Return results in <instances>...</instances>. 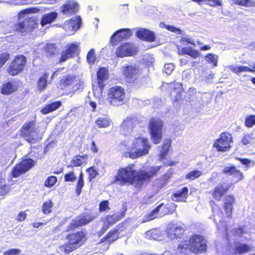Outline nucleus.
Returning a JSON list of instances; mask_svg holds the SVG:
<instances>
[{"mask_svg": "<svg viewBox=\"0 0 255 255\" xmlns=\"http://www.w3.org/2000/svg\"><path fill=\"white\" fill-rule=\"evenodd\" d=\"M160 168V166H152L147 170L137 171L135 165L132 164L119 169L116 176V180L121 185L134 184L135 188H139L142 185L143 181L152 178Z\"/></svg>", "mask_w": 255, "mask_h": 255, "instance_id": "f257e3e1", "label": "nucleus"}, {"mask_svg": "<svg viewBox=\"0 0 255 255\" xmlns=\"http://www.w3.org/2000/svg\"><path fill=\"white\" fill-rule=\"evenodd\" d=\"M127 143L128 152L126 153V156L132 159L147 154L151 147L147 138L138 135L130 138V142Z\"/></svg>", "mask_w": 255, "mask_h": 255, "instance_id": "f03ea898", "label": "nucleus"}, {"mask_svg": "<svg viewBox=\"0 0 255 255\" xmlns=\"http://www.w3.org/2000/svg\"><path fill=\"white\" fill-rule=\"evenodd\" d=\"M38 11L39 9L36 7H31L21 11L18 14L19 21L15 25V30L23 34L35 28L36 25L35 19L28 14L36 13Z\"/></svg>", "mask_w": 255, "mask_h": 255, "instance_id": "7ed1b4c3", "label": "nucleus"}, {"mask_svg": "<svg viewBox=\"0 0 255 255\" xmlns=\"http://www.w3.org/2000/svg\"><path fill=\"white\" fill-rule=\"evenodd\" d=\"M68 243L59 247V252L70 253L79 248L85 241V235L83 232H77L67 236Z\"/></svg>", "mask_w": 255, "mask_h": 255, "instance_id": "20e7f679", "label": "nucleus"}, {"mask_svg": "<svg viewBox=\"0 0 255 255\" xmlns=\"http://www.w3.org/2000/svg\"><path fill=\"white\" fill-rule=\"evenodd\" d=\"M140 121L135 116L128 117L121 125V132L125 135H131L130 138L137 135L139 131Z\"/></svg>", "mask_w": 255, "mask_h": 255, "instance_id": "39448f33", "label": "nucleus"}, {"mask_svg": "<svg viewBox=\"0 0 255 255\" xmlns=\"http://www.w3.org/2000/svg\"><path fill=\"white\" fill-rule=\"evenodd\" d=\"M21 133L24 138L30 143H34L41 138L42 133L34 121H30L23 125Z\"/></svg>", "mask_w": 255, "mask_h": 255, "instance_id": "423d86ee", "label": "nucleus"}, {"mask_svg": "<svg viewBox=\"0 0 255 255\" xmlns=\"http://www.w3.org/2000/svg\"><path fill=\"white\" fill-rule=\"evenodd\" d=\"M108 98L111 105L114 106L122 105L127 102L125 90L120 86L111 88L108 91Z\"/></svg>", "mask_w": 255, "mask_h": 255, "instance_id": "0eeeda50", "label": "nucleus"}, {"mask_svg": "<svg viewBox=\"0 0 255 255\" xmlns=\"http://www.w3.org/2000/svg\"><path fill=\"white\" fill-rule=\"evenodd\" d=\"M162 122L158 118H153L149 123V128L151 139L155 144L160 142L162 138Z\"/></svg>", "mask_w": 255, "mask_h": 255, "instance_id": "6e6552de", "label": "nucleus"}, {"mask_svg": "<svg viewBox=\"0 0 255 255\" xmlns=\"http://www.w3.org/2000/svg\"><path fill=\"white\" fill-rule=\"evenodd\" d=\"M121 70L126 79L130 82L134 81L141 72L139 67L134 64H126L121 67Z\"/></svg>", "mask_w": 255, "mask_h": 255, "instance_id": "1a4fd4ad", "label": "nucleus"}, {"mask_svg": "<svg viewBox=\"0 0 255 255\" xmlns=\"http://www.w3.org/2000/svg\"><path fill=\"white\" fill-rule=\"evenodd\" d=\"M34 161L30 158L22 160L13 168L12 171V176L16 178L25 173L34 166Z\"/></svg>", "mask_w": 255, "mask_h": 255, "instance_id": "9d476101", "label": "nucleus"}, {"mask_svg": "<svg viewBox=\"0 0 255 255\" xmlns=\"http://www.w3.org/2000/svg\"><path fill=\"white\" fill-rule=\"evenodd\" d=\"M232 142L231 134L229 132H224L221 134L220 138L214 142V146L218 151H226L230 148V143Z\"/></svg>", "mask_w": 255, "mask_h": 255, "instance_id": "9b49d317", "label": "nucleus"}, {"mask_svg": "<svg viewBox=\"0 0 255 255\" xmlns=\"http://www.w3.org/2000/svg\"><path fill=\"white\" fill-rule=\"evenodd\" d=\"M192 252L195 254L201 253L206 250V241L202 236L194 235L190 238Z\"/></svg>", "mask_w": 255, "mask_h": 255, "instance_id": "f8f14e48", "label": "nucleus"}, {"mask_svg": "<svg viewBox=\"0 0 255 255\" xmlns=\"http://www.w3.org/2000/svg\"><path fill=\"white\" fill-rule=\"evenodd\" d=\"M26 64V58L23 55H19L15 58L11 62L7 70L11 75H16L21 72Z\"/></svg>", "mask_w": 255, "mask_h": 255, "instance_id": "ddd939ff", "label": "nucleus"}, {"mask_svg": "<svg viewBox=\"0 0 255 255\" xmlns=\"http://www.w3.org/2000/svg\"><path fill=\"white\" fill-rule=\"evenodd\" d=\"M81 22L82 19L80 16L77 15L69 20L66 21L64 24V28L69 34H72L80 28Z\"/></svg>", "mask_w": 255, "mask_h": 255, "instance_id": "4468645a", "label": "nucleus"}, {"mask_svg": "<svg viewBox=\"0 0 255 255\" xmlns=\"http://www.w3.org/2000/svg\"><path fill=\"white\" fill-rule=\"evenodd\" d=\"M135 47L133 46V44L125 42L117 48L116 53L117 56L124 57L131 56L135 52Z\"/></svg>", "mask_w": 255, "mask_h": 255, "instance_id": "2eb2a0df", "label": "nucleus"}, {"mask_svg": "<svg viewBox=\"0 0 255 255\" xmlns=\"http://www.w3.org/2000/svg\"><path fill=\"white\" fill-rule=\"evenodd\" d=\"M94 219V217L89 216V215H82L79 216L76 219L72 221L68 226L67 230L69 231L74 230L78 227L84 226L93 221Z\"/></svg>", "mask_w": 255, "mask_h": 255, "instance_id": "dca6fc26", "label": "nucleus"}, {"mask_svg": "<svg viewBox=\"0 0 255 255\" xmlns=\"http://www.w3.org/2000/svg\"><path fill=\"white\" fill-rule=\"evenodd\" d=\"M131 30L129 28H123L115 32L111 38V43L113 45L116 43L128 38L131 35Z\"/></svg>", "mask_w": 255, "mask_h": 255, "instance_id": "f3484780", "label": "nucleus"}, {"mask_svg": "<svg viewBox=\"0 0 255 255\" xmlns=\"http://www.w3.org/2000/svg\"><path fill=\"white\" fill-rule=\"evenodd\" d=\"M127 209H124V211L120 214H115L111 216H108L105 219L104 222V225L102 230L103 232H105L109 227L111 225H113L116 222L119 221L120 219L124 217Z\"/></svg>", "mask_w": 255, "mask_h": 255, "instance_id": "a211bd4d", "label": "nucleus"}, {"mask_svg": "<svg viewBox=\"0 0 255 255\" xmlns=\"http://www.w3.org/2000/svg\"><path fill=\"white\" fill-rule=\"evenodd\" d=\"M223 172L228 176H231L233 180L235 182H238L243 179V173L234 166L225 167Z\"/></svg>", "mask_w": 255, "mask_h": 255, "instance_id": "6ab92c4d", "label": "nucleus"}, {"mask_svg": "<svg viewBox=\"0 0 255 255\" xmlns=\"http://www.w3.org/2000/svg\"><path fill=\"white\" fill-rule=\"evenodd\" d=\"M230 185L227 183L219 184L215 187L214 191L211 192L213 197L217 200H221L224 194L229 190Z\"/></svg>", "mask_w": 255, "mask_h": 255, "instance_id": "aec40b11", "label": "nucleus"}, {"mask_svg": "<svg viewBox=\"0 0 255 255\" xmlns=\"http://www.w3.org/2000/svg\"><path fill=\"white\" fill-rule=\"evenodd\" d=\"M79 10V4L74 0L67 1L61 7V11L65 14L76 13Z\"/></svg>", "mask_w": 255, "mask_h": 255, "instance_id": "412c9836", "label": "nucleus"}, {"mask_svg": "<svg viewBox=\"0 0 255 255\" xmlns=\"http://www.w3.org/2000/svg\"><path fill=\"white\" fill-rule=\"evenodd\" d=\"M174 255H186L192 251L190 240L182 241L174 251Z\"/></svg>", "mask_w": 255, "mask_h": 255, "instance_id": "4be33fe9", "label": "nucleus"}, {"mask_svg": "<svg viewBox=\"0 0 255 255\" xmlns=\"http://www.w3.org/2000/svg\"><path fill=\"white\" fill-rule=\"evenodd\" d=\"M253 69L243 65H229L227 67L232 71L233 73L240 75L241 73L245 72H255V63L251 65Z\"/></svg>", "mask_w": 255, "mask_h": 255, "instance_id": "5701e85b", "label": "nucleus"}, {"mask_svg": "<svg viewBox=\"0 0 255 255\" xmlns=\"http://www.w3.org/2000/svg\"><path fill=\"white\" fill-rule=\"evenodd\" d=\"M188 188L187 187H183L173 194L171 197L172 200L175 202H185L188 196Z\"/></svg>", "mask_w": 255, "mask_h": 255, "instance_id": "b1692460", "label": "nucleus"}, {"mask_svg": "<svg viewBox=\"0 0 255 255\" xmlns=\"http://www.w3.org/2000/svg\"><path fill=\"white\" fill-rule=\"evenodd\" d=\"M184 232L182 227L177 225H173L170 228L168 229L167 235L169 239L180 238V236Z\"/></svg>", "mask_w": 255, "mask_h": 255, "instance_id": "393cba45", "label": "nucleus"}, {"mask_svg": "<svg viewBox=\"0 0 255 255\" xmlns=\"http://www.w3.org/2000/svg\"><path fill=\"white\" fill-rule=\"evenodd\" d=\"M136 36L139 39L147 41H153L155 40L154 32L145 28H140L136 32Z\"/></svg>", "mask_w": 255, "mask_h": 255, "instance_id": "a878e982", "label": "nucleus"}, {"mask_svg": "<svg viewBox=\"0 0 255 255\" xmlns=\"http://www.w3.org/2000/svg\"><path fill=\"white\" fill-rule=\"evenodd\" d=\"M252 248L245 244L236 243L234 245L233 252L234 254H241L248 253L251 251Z\"/></svg>", "mask_w": 255, "mask_h": 255, "instance_id": "bb28decb", "label": "nucleus"}, {"mask_svg": "<svg viewBox=\"0 0 255 255\" xmlns=\"http://www.w3.org/2000/svg\"><path fill=\"white\" fill-rule=\"evenodd\" d=\"M58 13L55 11H52L44 14L41 19V24L44 26L47 24H50L57 17Z\"/></svg>", "mask_w": 255, "mask_h": 255, "instance_id": "cd10ccee", "label": "nucleus"}, {"mask_svg": "<svg viewBox=\"0 0 255 255\" xmlns=\"http://www.w3.org/2000/svg\"><path fill=\"white\" fill-rule=\"evenodd\" d=\"M180 54H187L193 58H196L200 56V53L196 50L192 49L190 47H183L178 49Z\"/></svg>", "mask_w": 255, "mask_h": 255, "instance_id": "c85d7f7f", "label": "nucleus"}, {"mask_svg": "<svg viewBox=\"0 0 255 255\" xmlns=\"http://www.w3.org/2000/svg\"><path fill=\"white\" fill-rule=\"evenodd\" d=\"M167 205L165 206L163 203L159 205L153 210H152L149 214L144 217V219L142 222H148L155 218L157 217L158 213L159 212L160 210L162 208L167 209Z\"/></svg>", "mask_w": 255, "mask_h": 255, "instance_id": "c756f323", "label": "nucleus"}, {"mask_svg": "<svg viewBox=\"0 0 255 255\" xmlns=\"http://www.w3.org/2000/svg\"><path fill=\"white\" fill-rule=\"evenodd\" d=\"M61 105L60 101H56L46 105L42 110L41 112L43 114H47L57 109Z\"/></svg>", "mask_w": 255, "mask_h": 255, "instance_id": "7c9ffc66", "label": "nucleus"}, {"mask_svg": "<svg viewBox=\"0 0 255 255\" xmlns=\"http://www.w3.org/2000/svg\"><path fill=\"white\" fill-rule=\"evenodd\" d=\"M161 233L160 231L157 229H152L147 231L144 234L146 238L150 240H161Z\"/></svg>", "mask_w": 255, "mask_h": 255, "instance_id": "2f4dec72", "label": "nucleus"}, {"mask_svg": "<svg viewBox=\"0 0 255 255\" xmlns=\"http://www.w3.org/2000/svg\"><path fill=\"white\" fill-rule=\"evenodd\" d=\"M234 3L247 8L255 7V1L254 0H234Z\"/></svg>", "mask_w": 255, "mask_h": 255, "instance_id": "473e14b6", "label": "nucleus"}, {"mask_svg": "<svg viewBox=\"0 0 255 255\" xmlns=\"http://www.w3.org/2000/svg\"><path fill=\"white\" fill-rule=\"evenodd\" d=\"M76 83L75 77L71 75L64 76L60 80V84L64 86L72 85Z\"/></svg>", "mask_w": 255, "mask_h": 255, "instance_id": "72a5a7b5", "label": "nucleus"}, {"mask_svg": "<svg viewBox=\"0 0 255 255\" xmlns=\"http://www.w3.org/2000/svg\"><path fill=\"white\" fill-rule=\"evenodd\" d=\"M49 75V73L46 72L43 76L39 79L37 83L38 88L39 90H43L45 89L47 84V78Z\"/></svg>", "mask_w": 255, "mask_h": 255, "instance_id": "f704fd0d", "label": "nucleus"}, {"mask_svg": "<svg viewBox=\"0 0 255 255\" xmlns=\"http://www.w3.org/2000/svg\"><path fill=\"white\" fill-rule=\"evenodd\" d=\"M108 71L105 68H101L97 73L98 83L104 84V81L107 79Z\"/></svg>", "mask_w": 255, "mask_h": 255, "instance_id": "c9c22d12", "label": "nucleus"}, {"mask_svg": "<svg viewBox=\"0 0 255 255\" xmlns=\"http://www.w3.org/2000/svg\"><path fill=\"white\" fill-rule=\"evenodd\" d=\"M170 145L171 140L170 139H166L164 141L160 154V160L164 159L165 156L168 154Z\"/></svg>", "mask_w": 255, "mask_h": 255, "instance_id": "e433bc0d", "label": "nucleus"}, {"mask_svg": "<svg viewBox=\"0 0 255 255\" xmlns=\"http://www.w3.org/2000/svg\"><path fill=\"white\" fill-rule=\"evenodd\" d=\"M69 54L73 56L79 54V45L76 43H69L66 46V49Z\"/></svg>", "mask_w": 255, "mask_h": 255, "instance_id": "4c0bfd02", "label": "nucleus"}, {"mask_svg": "<svg viewBox=\"0 0 255 255\" xmlns=\"http://www.w3.org/2000/svg\"><path fill=\"white\" fill-rule=\"evenodd\" d=\"M110 120L106 117H99L96 121L97 126L99 128H105L109 126Z\"/></svg>", "mask_w": 255, "mask_h": 255, "instance_id": "58836bf2", "label": "nucleus"}, {"mask_svg": "<svg viewBox=\"0 0 255 255\" xmlns=\"http://www.w3.org/2000/svg\"><path fill=\"white\" fill-rule=\"evenodd\" d=\"M219 57L218 55L213 53H209L205 56V60L208 63H212L215 67L218 65V61Z\"/></svg>", "mask_w": 255, "mask_h": 255, "instance_id": "ea45409f", "label": "nucleus"}, {"mask_svg": "<svg viewBox=\"0 0 255 255\" xmlns=\"http://www.w3.org/2000/svg\"><path fill=\"white\" fill-rule=\"evenodd\" d=\"M15 90V87L11 82H8L3 85L2 88V93L8 95Z\"/></svg>", "mask_w": 255, "mask_h": 255, "instance_id": "a19ab883", "label": "nucleus"}, {"mask_svg": "<svg viewBox=\"0 0 255 255\" xmlns=\"http://www.w3.org/2000/svg\"><path fill=\"white\" fill-rule=\"evenodd\" d=\"M84 162V158L80 156L74 157L71 161L70 164L67 166V167L81 166Z\"/></svg>", "mask_w": 255, "mask_h": 255, "instance_id": "79ce46f5", "label": "nucleus"}, {"mask_svg": "<svg viewBox=\"0 0 255 255\" xmlns=\"http://www.w3.org/2000/svg\"><path fill=\"white\" fill-rule=\"evenodd\" d=\"M118 230H114L110 231L106 237H104L101 241L103 242V241L106 239L108 240L109 243H112L114 241L116 240L118 238Z\"/></svg>", "mask_w": 255, "mask_h": 255, "instance_id": "37998d69", "label": "nucleus"}, {"mask_svg": "<svg viewBox=\"0 0 255 255\" xmlns=\"http://www.w3.org/2000/svg\"><path fill=\"white\" fill-rule=\"evenodd\" d=\"M84 185V183L83 180V173L81 172L80 174L76 188V193L78 196H79L81 194L82 189Z\"/></svg>", "mask_w": 255, "mask_h": 255, "instance_id": "c03bdc74", "label": "nucleus"}, {"mask_svg": "<svg viewBox=\"0 0 255 255\" xmlns=\"http://www.w3.org/2000/svg\"><path fill=\"white\" fill-rule=\"evenodd\" d=\"M255 137L253 132L246 133L243 136L241 142L244 145H247L252 142L254 140Z\"/></svg>", "mask_w": 255, "mask_h": 255, "instance_id": "a18cd8bd", "label": "nucleus"}, {"mask_svg": "<svg viewBox=\"0 0 255 255\" xmlns=\"http://www.w3.org/2000/svg\"><path fill=\"white\" fill-rule=\"evenodd\" d=\"M170 85L171 87L174 88L172 93H176L177 94L175 97V100L177 101L181 97V90L182 89L181 84L179 83H176L171 84Z\"/></svg>", "mask_w": 255, "mask_h": 255, "instance_id": "49530a36", "label": "nucleus"}, {"mask_svg": "<svg viewBox=\"0 0 255 255\" xmlns=\"http://www.w3.org/2000/svg\"><path fill=\"white\" fill-rule=\"evenodd\" d=\"M53 203L51 200L44 202L42 207V211L45 214H47L51 212V209L53 206Z\"/></svg>", "mask_w": 255, "mask_h": 255, "instance_id": "de8ad7c7", "label": "nucleus"}, {"mask_svg": "<svg viewBox=\"0 0 255 255\" xmlns=\"http://www.w3.org/2000/svg\"><path fill=\"white\" fill-rule=\"evenodd\" d=\"M202 174V172L199 170H193L190 171L186 175V178L190 180H193L200 177Z\"/></svg>", "mask_w": 255, "mask_h": 255, "instance_id": "09e8293b", "label": "nucleus"}, {"mask_svg": "<svg viewBox=\"0 0 255 255\" xmlns=\"http://www.w3.org/2000/svg\"><path fill=\"white\" fill-rule=\"evenodd\" d=\"M255 125V115L247 116L245 121V125L248 128H252Z\"/></svg>", "mask_w": 255, "mask_h": 255, "instance_id": "8fccbe9b", "label": "nucleus"}, {"mask_svg": "<svg viewBox=\"0 0 255 255\" xmlns=\"http://www.w3.org/2000/svg\"><path fill=\"white\" fill-rule=\"evenodd\" d=\"M76 179L77 177L74 171H70L64 176V181L65 182H74Z\"/></svg>", "mask_w": 255, "mask_h": 255, "instance_id": "3c124183", "label": "nucleus"}, {"mask_svg": "<svg viewBox=\"0 0 255 255\" xmlns=\"http://www.w3.org/2000/svg\"><path fill=\"white\" fill-rule=\"evenodd\" d=\"M104 87V84H98V87H93V95L94 97L99 98L102 94V90Z\"/></svg>", "mask_w": 255, "mask_h": 255, "instance_id": "603ef678", "label": "nucleus"}, {"mask_svg": "<svg viewBox=\"0 0 255 255\" xmlns=\"http://www.w3.org/2000/svg\"><path fill=\"white\" fill-rule=\"evenodd\" d=\"M57 181V178L54 176L49 177L45 181L44 185L46 187H51L53 186Z\"/></svg>", "mask_w": 255, "mask_h": 255, "instance_id": "864d4df0", "label": "nucleus"}, {"mask_svg": "<svg viewBox=\"0 0 255 255\" xmlns=\"http://www.w3.org/2000/svg\"><path fill=\"white\" fill-rule=\"evenodd\" d=\"M9 58V54L7 53L0 54V68L1 67Z\"/></svg>", "mask_w": 255, "mask_h": 255, "instance_id": "5fc2aeb1", "label": "nucleus"}, {"mask_svg": "<svg viewBox=\"0 0 255 255\" xmlns=\"http://www.w3.org/2000/svg\"><path fill=\"white\" fill-rule=\"evenodd\" d=\"M87 60L89 63H93L95 60V55L94 49H91L87 55Z\"/></svg>", "mask_w": 255, "mask_h": 255, "instance_id": "6e6d98bb", "label": "nucleus"}, {"mask_svg": "<svg viewBox=\"0 0 255 255\" xmlns=\"http://www.w3.org/2000/svg\"><path fill=\"white\" fill-rule=\"evenodd\" d=\"M174 65L172 63L166 64L164 65V72L168 75H170L174 70Z\"/></svg>", "mask_w": 255, "mask_h": 255, "instance_id": "4d7b16f0", "label": "nucleus"}, {"mask_svg": "<svg viewBox=\"0 0 255 255\" xmlns=\"http://www.w3.org/2000/svg\"><path fill=\"white\" fill-rule=\"evenodd\" d=\"M162 24V23H161L160 25ZM163 24L164 25H165V28L168 29V30L170 31H172L173 32H174V33H176L177 34H182V31L177 28V27H174V26H172V25H166L164 23H163Z\"/></svg>", "mask_w": 255, "mask_h": 255, "instance_id": "13d9d810", "label": "nucleus"}, {"mask_svg": "<svg viewBox=\"0 0 255 255\" xmlns=\"http://www.w3.org/2000/svg\"><path fill=\"white\" fill-rule=\"evenodd\" d=\"M73 56L69 54L67 50L64 51L62 54L60 58V62H63L67 60L69 58H72Z\"/></svg>", "mask_w": 255, "mask_h": 255, "instance_id": "bf43d9fd", "label": "nucleus"}, {"mask_svg": "<svg viewBox=\"0 0 255 255\" xmlns=\"http://www.w3.org/2000/svg\"><path fill=\"white\" fill-rule=\"evenodd\" d=\"M239 160L243 164L247 166L248 168L250 165L254 166L255 164V162L254 161L247 158H239Z\"/></svg>", "mask_w": 255, "mask_h": 255, "instance_id": "052dcab7", "label": "nucleus"}, {"mask_svg": "<svg viewBox=\"0 0 255 255\" xmlns=\"http://www.w3.org/2000/svg\"><path fill=\"white\" fill-rule=\"evenodd\" d=\"M212 6H221L222 5V0H205V2Z\"/></svg>", "mask_w": 255, "mask_h": 255, "instance_id": "680f3d73", "label": "nucleus"}, {"mask_svg": "<svg viewBox=\"0 0 255 255\" xmlns=\"http://www.w3.org/2000/svg\"><path fill=\"white\" fill-rule=\"evenodd\" d=\"M20 253L21 251L19 249H13L5 252L3 255H18Z\"/></svg>", "mask_w": 255, "mask_h": 255, "instance_id": "e2e57ef3", "label": "nucleus"}, {"mask_svg": "<svg viewBox=\"0 0 255 255\" xmlns=\"http://www.w3.org/2000/svg\"><path fill=\"white\" fill-rule=\"evenodd\" d=\"M224 208L226 211L227 216L229 217L231 214V211L232 210V204L229 203H225Z\"/></svg>", "mask_w": 255, "mask_h": 255, "instance_id": "0e129e2a", "label": "nucleus"}, {"mask_svg": "<svg viewBox=\"0 0 255 255\" xmlns=\"http://www.w3.org/2000/svg\"><path fill=\"white\" fill-rule=\"evenodd\" d=\"M100 211H104L109 208V203L108 201H104L100 204Z\"/></svg>", "mask_w": 255, "mask_h": 255, "instance_id": "69168bd1", "label": "nucleus"}, {"mask_svg": "<svg viewBox=\"0 0 255 255\" xmlns=\"http://www.w3.org/2000/svg\"><path fill=\"white\" fill-rule=\"evenodd\" d=\"M8 192V186L4 185L0 187V193L1 196H3L5 195Z\"/></svg>", "mask_w": 255, "mask_h": 255, "instance_id": "338daca9", "label": "nucleus"}, {"mask_svg": "<svg viewBox=\"0 0 255 255\" xmlns=\"http://www.w3.org/2000/svg\"><path fill=\"white\" fill-rule=\"evenodd\" d=\"M26 217V214L24 212H20L18 213L16 219L18 221H23L24 220Z\"/></svg>", "mask_w": 255, "mask_h": 255, "instance_id": "774afa93", "label": "nucleus"}]
</instances>
